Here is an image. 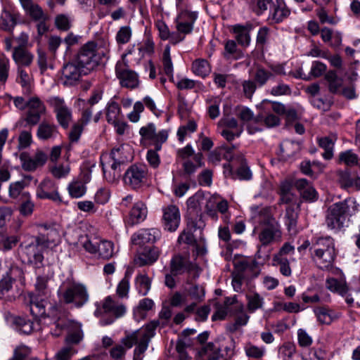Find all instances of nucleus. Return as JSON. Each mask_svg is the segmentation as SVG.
<instances>
[{
    "instance_id": "1",
    "label": "nucleus",
    "mask_w": 360,
    "mask_h": 360,
    "mask_svg": "<svg viewBox=\"0 0 360 360\" xmlns=\"http://www.w3.org/2000/svg\"><path fill=\"white\" fill-rule=\"evenodd\" d=\"M109 51L108 43H105L103 46H98L94 41L84 44L75 58L63 66L60 80L63 85L77 84L82 76L94 71L104 59L109 58Z\"/></svg>"
},
{
    "instance_id": "2",
    "label": "nucleus",
    "mask_w": 360,
    "mask_h": 360,
    "mask_svg": "<svg viewBox=\"0 0 360 360\" xmlns=\"http://www.w3.org/2000/svg\"><path fill=\"white\" fill-rule=\"evenodd\" d=\"M359 205L352 198L331 205L326 211V224L330 230L338 232L348 226L349 219L359 211Z\"/></svg>"
},
{
    "instance_id": "3",
    "label": "nucleus",
    "mask_w": 360,
    "mask_h": 360,
    "mask_svg": "<svg viewBox=\"0 0 360 360\" xmlns=\"http://www.w3.org/2000/svg\"><path fill=\"white\" fill-rule=\"evenodd\" d=\"M309 251L311 260L321 270L331 267L337 256L335 240L330 236L319 237L312 240Z\"/></svg>"
},
{
    "instance_id": "4",
    "label": "nucleus",
    "mask_w": 360,
    "mask_h": 360,
    "mask_svg": "<svg viewBox=\"0 0 360 360\" xmlns=\"http://www.w3.org/2000/svg\"><path fill=\"white\" fill-rule=\"evenodd\" d=\"M251 217L255 222L263 224L266 226L259 234V240L262 245H268L281 238L280 226L276 220L270 214L268 209L259 206L250 207Z\"/></svg>"
},
{
    "instance_id": "5",
    "label": "nucleus",
    "mask_w": 360,
    "mask_h": 360,
    "mask_svg": "<svg viewBox=\"0 0 360 360\" xmlns=\"http://www.w3.org/2000/svg\"><path fill=\"white\" fill-rule=\"evenodd\" d=\"M60 300L65 304H72L76 308H81L89 299L86 287L79 283H72L59 292Z\"/></svg>"
},
{
    "instance_id": "6",
    "label": "nucleus",
    "mask_w": 360,
    "mask_h": 360,
    "mask_svg": "<svg viewBox=\"0 0 360 360\" xmlns=\"http://www.w3.org/2000/svg\"><path fill=\"white\" fill-rule=\"evenodd\" d=\"M96 309L94 315L97 317L105 314L112 317L101 321L102 326L112 323L116 319L123 316L126 311V306L118 300L112 299L110 296L106 297L101 303H96Z\"/></svg>"
},
{
    "instance_id": "7",
    "label": "nucleus",
    "mask_w": 360,
    "mask_h": 360,
    "mask_svg": "<svg viewBox=\"0 0 360 360\" xmlns=\"http://www.w3.org/2000/svg\"><path fill=\"white\" fill-rule=\"evenodd\" d=\"M115 73L122 87L133 89L139 86V75L135 71L129 69L126 54H122V59L117 62Z\"/></svg>"
},
{
    "instance_id": "8",
    "label": "nucleus",
    "mask_w": 360,
    "mask_h": 360,
    "mask_svg": "<svg viewBox=\"0 0 360 360\" xmlns=\"http://www.w3.org/2000/svg\"><path fill=\"white\" fill-rule=\"evenodd\" d=\"M40 243L33 238L27 244L20 245V254L23 262L32 265L34 268L39 269L42 266L44 255Z\"/></svg>"
},
{
    "instance_id": "9",
    "label": "nucleus",
    "mask_w": 360,
    "mask_h": 360,
    "mask_svg": "<svg viewBox=\"0 0 360 360\" xmlns=\"http://www.w3.org/2000/svg\"><path fill=\"white\" fill-rule=\"evenodd\" d=\"M148 170L145 165H133L125 172L123 181L125 185L136 190L146 182Z\"/></svg>"
},
{
    "instance_id": "10",
    "label": "nucleus",
    "mask_w": 360,
    "mask_h": 360,
    "mask_svg": "<svg viewBox=\"0 0 360 360\" xmlns=\"http://www.w3.org/2000/svg\"><path fill=\"white\" fill-rule=\"evenodd\" d=\"M37 227L39 235L34 237L35 240L40 243L44 248L56 246L60 243V235L55 225L39 224Z\"/></svg>"
},
{
    "instance_id": "11",
    "label": "nucleus",
    "mask_w": 360,
    "mask_h": 360,
    "mask_svg": "<svg viewBox=\"0 0 360 360\" xmlns=\"http://www.w3.org/2000/svg\"><path fill=\"white\" fill-rule=\"evenodd\" d=\"M48 102L53 108V112L59 124L67 129L72 118L71 109L67 105L64 99L59 96L51 97Z\"/></svg>"
},
{
    "instance_id": "12",
    "label": "nucleus",
    "mask_w": 360,
    "mask_h": 360,
    "mask_svg": "<svg viewBox=\"0 0 360 360\" xmlns=\"http://www.w3.org/2000/svg\"><path fill=\"white\" fill-rule=\"evenodd\" d=\"M139 134L142 139L151 141L156 150H160L162 144L167 140L169 132L166 129H162L157 133L155 125L153 123H148L140 129Z\"/></svg>"
},
{
    "instance_id": "13",
    "label": "nucleus",
    "mask_w": 360,
    "mask_h": 360,
    "mask_svg": "<svg viewBox=\"0 0 360 360\" xmlns=\"http://www.w3.org/2000/svg\"><path fill=\"white\" fill-rule=\"evenodd\" d=\"M159 325L158 321H151L147 324L145 327L140 330H137L124 338L122 340V343L128 349L133 347L134 345H139V342H141L145 335H149L151 332L153 333V337L155 335V330Z\"/></svg>"
},
{
    "instance_id": "14",
    "label": "nucleus",
    "mask_w": 360,
    "mask_h": 360,
    "mask_svg": "<svg viewBox=\"0 0 360 360\" xmlns=\"http://www.w3.org/2000/svg\"><path fill=\"white\" fill-rule=\"evenodd\" d=\"M162 224L164 229L168 231H175L180 224L181 215L179 208L176 205H170L162 210Z\"/></svg>"
},
{
    "instance_id": "15",
    "label": "nucleus",
    "mask_w": 360,
    "mask_h": 360,
    "mask_svg": "<svg viewBox=\"0 0 360 360\" xmlns=\"http://www.w3.org/2000/svg\"><path fill=\"white\" fill-rule=\"evenodd\" d=\"M290 15V10L286 6L284 0L272 1L269 8V14L267 20L271 24H277L283 22Z\"/></svg>"
},
{
    "instance_id": "16",
    "label": "nucleus",
    "mask_w": 360,
    "mask_h": 360,
    "mask_svg": "<svg viewBox=\"0 0 360 360\" xmlns=\"http://www.w3.org/2000/svg\"><path fill=\"white\" fill-rule=\"evenodd\" d=\"M160 254V251L157 247L146 248L134 255V265L138 267L150 266L158 259Z\"/></svg>"
},
{
    "instance_id": "17",
    "label": "nucleus",
    "mask_w": 360,
    "mask_h": 360,
    "mask_svg": "<svg viewBox=\"0 0 360 360\" xmlns=\"http://www.w3.org/2000/svg\"><path fill=\"white\" fill-rule=\"evenodd\" d=\"M36 195L40 199H49L59 202L62 201L56 184L49 179H44L40 183Z\"/></svg>"
},
{
    "instance_id": "18",
    "label": "nucleus",
    "mask_w": 360,
    "mask_h": 360,
    "mask_svg": "<svg viewBox=\"0 0 360 360\" xmlns=\"http://www.w3.org/2000/svg\"><path fill=\"white\" fill-rule=\"evenodd\" d=\"M27 15L34 21L48 20L49 15L32 0H19Z\"/></svg>"
},
{
    "instance_id": "19",
    "label": "nucleus",
    "mask_w": 360,
    "mask_h": 360,
    "mask_svg": "<svg viewBox=\"0 0 360 360\" xmlns=\"http://www.w3.org/2000/svg\"><path fill=\"white\" fill-rule=\"evenodd\" d=\"M160 237V231L155 229H141L134 233L131 236V241L136 245H144L153 243Z\"/></svg>"
},
{
    "instance_id": "20",
    "label": "nucleus",
    "mask_w": 360,
    "mask_h": 360,
    "mask_svg": "<svg viewBox=\"0 0 360 360\" xmlns=\"http://www.w3.org/2000/svg\"><path fill=\"white\" fill-rule=\"evenodd\" d=\"M193 268V264L189 259L180 254L174 255L170 261L171 274L179 275L186 271H190Z\"/></svg>"
},
{
    "instance_id": "21",
    "label": "nucleus",
    "mask_w": 360,
    "mask_h": 360,
    "mask_svg": "<svg viewBox=\"0 0 360 360\" xmlns=\"http://www.w3.org/2000/svg\"><path fill=\"white\" fill-rule=\"evenodd\" d=\"M295 186L304 200L309 202H314L317 200L318 193L316 191L307 179H300L296 180Z\"/></svg>"
},
{
    "instance_id": "22",
    "label": "nucleus",
    "mask_w": 360,
    "mask_h": 360,
    "mask_svg": "<svg viewBox=\"0 0 360 360\" xmlns=\"http://www.w3.org/2000/svg\"><path fill=\"white\" fill-rule=\"evenodd\" d=\"M253 26L251 23H246L245 25L237 24L232 27V31L236 35V39L238 43L243 46H248L251 37L250 31L252 30Z\"/></svg>"
},
{
    "instance_id": "23",
    "label": "nucleus",
    "mask_w": 360,
    "mask_h": 360,
    "mask_svg": "<svg viewBox=\"0 0 360 360\" xmlns=\"http://www.w3.org/2000/svg\"><path fill=\"white\" fill-rule=\"evenodd\" d=\"M146 215L147 208L145 204L138 201L134 203L127 221L130 225H134L143 221L146 219Z\"/></svg>"
},
{
    "instance_id": "24",
    "label": "nucleus",
    "mask_w": 360,
    "mask_h": 360,
    "mask_svg": "<svg viewBox=\"0 0 360 360\" xmlns=\"http://www.w3.org/2000/svg\"><path fill=\"white\" fill-rule=\"evenodd\" d=\"M300 206V203H295L288 205L285 209V224L291 234H295L297 233V223Z\"/></svg>"
},
{
    "instance_id": "25",
    "label": "nucleus",
    "mask_w": 360,
    "mask_h": 360,
    "mask_svg": "<svg viewBox=\"0 0 360 360\" xmlns=\"http://www.w3.org/2000/svg\"><path fill=\"white\" fill-rule=\"evenodd\" d=\"M35 283V291L37 296L48 297L51 294V290L49 286V281L52 277V274L44 272L42 274L37 273Z\"/></svg>"
},
{
    "instance_id": "26",
    "label": "nucleus",
    "mask_w": 360,
    "mask_h": 360,
    "mask_svg": "<svg viewBox=\"0 0 360 360\" xmlns=\"http://www.w3.org/2000/svg\"><path fill=\"white\" fill-rule=\"evenodd\" d=\"M47 297L36 295L30 296V311L34 317H43L46 314Z\"/></svg>"
},
{
    "instance_id": "27",
    "label": "nucleus",
    "mask_w": 360,
    "mask_h": 360,
    "mask_svg": "<svg viewBox=\"0 0 360 360\" xmlns=\"http://www.w3.org/2000/svg\"><path fill=\"white\" fill-rule=\"evenodd\" d=\"M13 58L18 68L29 66L33 61L34 56L24 47H15L13 51Z\"/></svg>"
},
{
    "instance_id": "28",
    "label": "nucleus",
    "mask_w": 360,
    "mask_h": 360,
    "mask_svg": "<svg viewBox=\"0 0 360 360\" xmlns=\"http://www.w3.org/2000/svg\"><path fill=\"white\" fill-rule=\"evenodd\" d=\"M325 80L328 84V91L333 94L340 93V89L343 86V79L338 77L336 71L329 70L325 75Z\"/></svg>"
},
{
    "instance_id": "29",
    "label": "nucleus",
    "mask_w": 360,
    "mask_h": 360,
    "mask_svg": "<svg viewBox=\"0 0 360 360\" xmlns=\"http://www.w3.org/2000/svg\"><path fill=\"white\" fill-rule=\"evenodd\" d=\"M326 287L330 291L337 292L342 296L345 295L348 291V286L347 285L345 278L342 276L340 278H327Z\"/></svg>"
},
{
    "instance_id": "30",
    "label": "nucleus",
    "mask_w": 360,
    "mask_h": 360,
    "mask_svg": "<svg viewBox=\"0 0 360 360\" xmlns=\"http://www.w3.org/2000/svg\"><path fill=\"white\" fill-rule=\"evenodd\" d=\"M191 70L195 75L205 78L211 72V66L207 60L198 58L193 62Z\"/></svg>"
},
{
    "instance_id": "31",
    "label": "nucleus",
    "mask_w": 360,
    "mask_h": 360,
    "mask_svg": "<svg viewBox=\"0 0 360 360\" xmlns=\"http://www.w3.org/2000/svg\"><path fill=\"white\" fill-rule=\"evenodd\" d=\"M57 134V127L46 122H41L37 129V136L41 140L53 138Z\"/></svg>"
},
{
    "instance_id": "32",
    "label": "nucleus",
    "mask_w": 360,
    "mask_h": 360,
    "mask_svg": "<svg viewBox=\"0 0 360 360\" xmlns=\"http://www.w3.org/2000/svg\"><path fill=\"white\" fill-rule=\"evenodd\" d=\"M16 16L10 11L4 9L0 16V26L6 31H11L16 25Z\"/></svg>"
},
{
    "instance_id": "33",
    "label": "nucleus",
    "mask_w": 360,
    "mask_h": 360,
    "mask_svg": "<svg viewBox=\"0 0 360 360\" xmlns=\"http://www.w3.org/2000/svg\"><path fill=\"white\" fill-rule=\"evenodd\" d=\"M179 243H185L190 245H195V249L198 254L203 255L206 252L204 248H200L196 244L195 238L193 236V231L189 229H185L179 235L178 238Z\"/></svg>"
},
{
    "instance_id": "34",
    "label": "nucleus",
    "mask_w": 360,
    "mask_h": 360,
    "mask_svg": "<svg viewBox=\"0 0 360 360\" xmlns=\"http://www.w3.org/2000/svg\"><path fill=\"white\" fill-rule=\"evenodd\" d=\"M239 314L236 316L235 321L227 325L226 328L231 333L237 331L240 327L245 326L249 320L250 316L243 311V307L238 306Z\"/></svg>"
},
{
    "instance_id": "35",
    "label": "nucleus",
    "mask_w": 360,
    "mask_h": 360,
    "mask_svg": "<svg viewBox=\"0 0 360 360\" xmlns=\"http://www.w3.org/2000/svg\"><path fill=\"white\" fill-rule=\"evenodd\" d=\"M97 248V254L98 257L103 259H109L114 255V245L109 240H101Z\"/></svg>"
},
{
    "instance_id": "36",
    "label": "nucleus",
    "mask_w": 360,
    "mask_h": 360,
    "mask_svg": "<svg viewBox=\"0 0 360 360\" xmlns=\"http://www.w3.org/2000/svg\"><path fill=\"white\" fill-rule=\"evenodd\" d=\"M135 285L139 293L146 295L151 287V281L147 274H139L135 279Z\"/></svg>"
},
{
    "instance_id": "37",
    "label": "nucleus",
    "mask_w": 360,
    "mask_h": 360,
    "mask_svg": "<svg viewBox=\"0 0 360 360\" xmlns=\"http://www.w3.org/2000/svg\"><path fill=\"white\" fill-rule=\"evenodd\" d=\"M124 162H117V161H113L110 166V169L113 171V174H111V171H108L105 167L103 162H101L102 165V169L103 172V176L105 179L110 183H113L116 181L119 177L121 175V170H120V166L121 165L124 164Z\"/></svg>"
},
{
    "instance_id": "38",
    "label": "nucleus",
    "mask_w": 360,
    "mask_h": 360,
    "mask_svg": "<svg viewBox=\"0 0 360 360\" xmlns=\"http://www.w3.org/2000/svg\"><path fill=\"white\" fill-rule=\"evenodd\" d=\"M202 159V154L198 153L193 157L194 162L190 160L185 161L183 164L184 173L188 176L194 174L198 168L202 166L203 163Z\"/></svg>"
},
{
    "instance_id": "39",
    "label": "nucleus",
    "mask_w": 360,
    "mask_h": 360,
    "mask_svg": "<svg viewBox=\"0 0 360 360\" xmlns=\"http://www.w3.org/2000/svg\"><path fill=\"white\" fill-rule=\"evenodd\" d=\"M154 302L149 298H144L139 301V305L134 309V314L137 319H144L146 312L153 309Z\"/></svg>"
},
{
    "instance_id": "40",
    "label": "nucleus",
    "mask_w": 360,
    "mask_h": 360,
    "mask_svg": "<svg viewBox=\"0 0 360 360\" xmlns=\"http://www.w3.org/2000/svg\"><path fill=\"white\" fill-rule=\"evenodd\" d=\"M185 292L191 300L196 302H202L205 294V289L202 285L193 283H191L188 288H185Z\"/></svg>"
},
{
    "instance_id": "41",
    "label": "nucleus",
    "mask_w": 360,
    "mask_h": 360,
    "mask_svg": "<svg viewBox=\"0 0 360 360\" xmlns=\"http://www.w3.org/2000/svg\"><path fill=\"white\" fill-rule=\"evenodd\" d=\"M149 335H145L143 339L141 342H139V345H136L134 351L133 360H143L144 357V353L147 350L149 342L153 338V333L150 332Z\"/></svg>"
},
{
    "instance_id": "42",
    "label": "nucleus",
    "mask_w": 360,
    "mask_h": 360,
    "mask_svg": "<svg viewBox=\"0 0 360 360\" xmlns=\"http://www.w3.org/2000/svg\"><path fill=\"white\" fill-rule=\"evenodd\" d=\"M120 113L121 108L120 105L112 100L110 101L105 108L106 120L108 122L111 123L119 120Z\"/></svg>"
},
{
    "instance_id": "43",
    "label": "nucleus",
    "mask_w": 360,
    "mask_h": 360,
    "mask_svg": "<svg viewBox=\"0 0 360 360\" xmlns=\"http://www.w3.org/2000/svg\"><path fill=\"white\" fill-rule=\"evenodd\" d=\"M69 194L72 198H79L83 196L86 191V187L83 181H73L71 182L68 187Z\"/></svg>"
},
{
    "instance_id": "44",
    "label": "nucleus",
    "mask_w": 360,
    "mask_h": 360,
    "mask_svg": "<svg viewBox=\"0 0 360 360\" xmlns=\"http://www.w3.org/2000/svg\"><path fill=\"white\" fill-rule=\"evenodd\" d=\"M300 149L297 143L290 140H285L280 144V150L283 156L290 158L294 155Z\"/></svg>"
},
{
    "instance_id": "45",
    "label": "nucleus",
    "mask_w": 360,
    "mask_h": 360,
    "mask_svg": "<svg viewBox=\"0 0 360 360\" xmlns=\"http://www.w3.org/2000/svg\"><path fill=\"white\" fill-rule=\"evenodd\" d=\"M83 338L82 325L79 323H74L71 326L70 331L66 340L68 342L77 344Z\"/></svg>"
},
{
    "instance_id": "46",
    "label": "nucleus",
    "mask_w": 360,
    "mask_h": 360,
    "mask_svg": "<svg viewBox=\"0 0 360 360\" xmlns=\"http://www.w3.org/2000/svg\"><path fill=\"white\" fill-rule=\"evenodd\" d=\"M132 30L129 26H122L117 31L115 40L118 45L126 44L131 40Z\"/></svg>"
},
{
    "instance_id": "47",
    "label": "nucleus",
    "mask_w": 360,
    "mask_h": 360,
    "mask_svg": "<svg viewBox=\"0 0 360 360\" xmlns=\"http://www.w3.org/2000/svg\"><path fill=\"white\" fill-rule=\"evenodd\" d=\"M263 305L264 298L259 294L255 292L248 297V309L250 312L253 313L262 309Z\"/></svg>"
},
{
    "instance_id": "48",
    "label": "nucleus",
    "mask_w": 360,
    "mask_h": 360,
    "mask_svg": "<svg viewBox=\"0 0 360 360\" xmlns=\"http://www.w3.org/2000/svg\"><path fill=\"white\" fill-rule=\"evenodd\" d=\"M274 262H276V264L279 266V271L283 276L286 277L291 276L292 269L287 258L281 257V255H274Z\"/></svg>"
},
{
    "instance_id": "49",
    "label": "nucleus",
    "mask_w": 360,
    "mask_h": 360,
    "mask_svg": "<svg viewBox=\"0 0 360 360\" xmlns=\"http://www.w3.org/2000/svg\"><path fill=\"white\" fill-rule=\"evenodd\" d=\"M72 19L66 14H58L55 18L56 27L62 31H68L72 27Z\"/></svg>"
},
{
    "instance_id": "50",
    "label": "nucleus",
    "mask_w": 360,
    "mask_h": 360,
    "mask_svg": "<svg viewBox=\"0 0 360 360\" xmlns=\"http://www.w3.org/2000/svg\"><path fill=\"white\" fill-rule=\"evenodd\" d=\"M238 158L240 160L241 165L237 169L236 176L240 180H250L252 178V172L250 168L247 166L245 160L244 159L243 155H240Z\"/></svg>"
},
{
    "instance_id": "51",
    "label": "nucleus",
    "mask_w": 360,
    "mask_h": 360,
    "mask_svg": "<svg viewBox=\"0 0 360 360\" xmlns=\"http://www.w3.org/2000/svg\"><path fill=\"white\" fill-rule=\"evenodd\" d=\"M274 77V74L262 67L257 68L255 74V82L259 84V86H264L268 80Z\"/></svg>"
},
{
    "instance_id": "52",
    "label": "nucleus",
    "mask_w": 360,
    "mask_h": 360,
    "mask_svg": "<svg viewBox=\"0 0 360 360\" xmlns=\"http://www.w3.org/2000/svg\"><path fill=\"white\" fill-rule=\"evenodd\" d=\"M255 122L264 123L267 127H274L279 124L280 119L273 114H268L265 117L259 115L255 117Z\"/></svg>"
},
{
    "instance_id": "53",
    "label": "nucleus",
    "mask_w": 360,
    "mask_h": 360,
    "mask_svg": "<svg viewBox=\"0 0 360 360\" xmlns=\"http://www.w3.org/2000/svg\"><path fill=\"white\" fill-rule=\"evenodd\" d=\"M245 354L250 358L260 359L265 354V349L263 347H258L251 343L245 346Z\"/></svg>"
},
{
    "instance_id": "54",
    "label": "nucleus",
    "mask_w": 360,
    "mask_h": 360,
    "mask_svg": "<svg viewBox=\"0 0 360 360\" xmlns=\"http://www.w3.org/2000/svg\"><path fill=\"white\" fill-rule=\"evenodd\" d=\"M250 8L257 15H262L270 7V0H250Z\"/></svg>"
},
{
    "instance_id": "55",
    "label": "nucleus",
    "mask_w": 360,
    "mask_h": 360,
    "mask_svg": "<svg viewBox=\"0 0 360 360\" xmlns=\"http://www.w3.org/2000/svg\"><path fill=\"white\" fill-rule=\"evenodd\" d=\"M22 196L25 198V201L20 206L19 211L23 216L31 215L33 212L34 205L30 200V193L27 192L23 193Z\"/></svg>"
},
{
    "instance_id": "56",
    "label": "nucleus",
    "mask_w": 360,
    "mask_h": 360,
    "mask_svg": "<svg viewBox=\"0 0 360 360\" xmlns=\"http://www.w3.org/2000/svg\"><path fill=\"white\" fill-rule=\"evenodd\" d=\"M162 63L164 71L168 76H173V65L170 56V49L169 46H166L162 56Z\"/></svg>"
},
{
    "instance_id": "57",
    "label": "nucleus",
    "mask_w": 360,
    "mask_h": 360,
    "mask_svg": "<svg viewBox=\"0 0 360 360\" xmlns=\"http://www.w3.org/2000/svg\"><path fill=\"white\" fill-rule=\"evenodd\" d=\"M339 159L347 166L352 167L358 165V156L351 150L342 152L339 155Z\"/></svg>"
},
{
    "instance_id": "58",
    "label": "nucleus",
    "mask_w": 360,
    "mask_h": 360,
    "mask_svg": "<svg viewBox=\"0 0 360 360\" xmlns=\"http://www.w3.org/2000/svg\"><path fill=\"white\" fill-rule=\"evenodd\" d=\"M129 290V276L128 272L125 274L124 277L119 283L117 287V294L120 297H127Z\"/></svg>"
},
{
    "instance_id": "59",
    "label": "nucleus",
    "mask_w": 360,
    "mask_h": 360,
    "mask_svg": "<svg viewBox=\"0 0 360 360\" xmlns=\"http://www.w3.org/2000/svg\"><path fill=\"white\" fill-rule=\"evenodd\" d=\"M20 160L21 162L22 169L25 171H34L37 168L33 158L25 152L22 153L20 155Z\"/></svg>"
},
{
    "instance_id": "60",
    "label": "nucleus",
    "mask_w": 360,
    "mask_h": 360,
    "mask_svg": "<svg viewBox=\"0 0 360 360\" xmlns=\"http://www.w3.org/2000/svg\"><path fill=\"white\" fill-rule=\"evenodd\" d=\"M314 313L321 323L330 324L332 322L333 319L328 309L325 307H317L314 309Z\"/></svg>"
},
{
    "instance_id": "61",
    "label": "nucleus",
    "mask_w": 360,
    "mask_h": 360,
    "mask_svg": "<svg viewBox=\"0 0 360 360\" xmlns=\"http://www.w3.org/2000/svg\"><path fill=\"white\" fill-rule=\"evenodd\" d=\"M27 111H32L43 114L45 111V106L43 103L36 97L31 98L27 101Z\"/></svg>"
},
{
    "instance_id": "62",
    "label": "nucleus",
    "mask_w": 360,
    "mask_h": 360,
    "mask_svg": "<svg viewBox=\"0 0 360 360\" xmlns=\"http://www.w3.org/2000/svg\"><path fill=\"white\" fill-rule=\"evenodd\" d=\"M327 69L326 65L320 61H314L311 64L309 75L311 77L317 78L321 77L326 72Z\"/></svg>"
},
{
    "instance_id": "63",
    "label": "nucleus",
    "mask_w": 360,
    "mask_h": 360,
    "mask_svg": "<svg viewBox=\"0 0 360 360\" xmlns=\"http://www.w3.org/2000/svg\"><path fill=\"white\" fill-rule=\"evenodd\" d=\"M26 186H27V184L25 181H18L11 184L9 186L10 197L17 198Z\"/></svg>"
},
{
    "instance_id": "64",
    "label": "nucleus",
    "mask_w": 360,
    "mask_h": 360,
    "mask_svg": "<svg viewBox=\"0 0 360 360\" xmlns=\"http://www.w3.org/2000/svg\"><path fill=\"white\" fill-rule=\"evenodd\" d=\"M269 37V29L267 27L259 28L257 35V46L259 49H263L267 43Z\"/></svg>"
}]
</instances>
